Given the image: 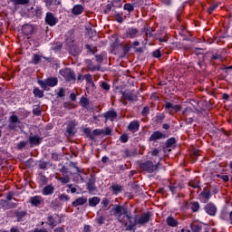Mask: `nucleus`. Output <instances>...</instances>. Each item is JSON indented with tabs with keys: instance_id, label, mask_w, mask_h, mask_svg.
<instances>
[{
	"instance_id": "29",
	"label": "nucleus",
	"mask_w": 232,
	"mask_h": 232,
	"mask_svg": "<svg viewBox=\"0 0 232 232\" xmlns=\"http://www.w3.org/2000/svg\"><path fill=\"white\" fill-rule=\"evenodd\" d=\"M14 5H28L30 0H10Z\"/></svg>"
},
{
	"instance_id": "37",
	"label": "nucleus",
	"mask_w": 232,
	"mask_h": 232,
	"mask_svg": "<svg viewBox=\"0 0 232 232\" xmlns=\"http://www.w3.org/2000/svg\"><path fill=\"white\" fill-rule=\"evenodd\" d=\"M85 135H87V137H90L92 140H93V134L92 132V129L90 128H86L83 130Z\"/></svg>"
},
{
	"instance_id": "52",
	"label": "nucleus",
	"mask_w": 232,
	"mask_h": 232,
	"mask_svg": "<svg viewBox=\"0 0 232 232\" xmlns=\"http://www.w3.org/2000/svg\"><path fill=\"white\" fill-rule=\"evenodd\" d=\"M97 222L100 225L104 224V217H102V216L98 217Z\"/></svg>"
},
{
	"instance_id": "34",
	"label": "nucleus",
	"mask_w": 232,
	"mask_h": 232,
	"mask_svg": "<svg viewBox=\"0 0 232 232\" xmlns=\"http://www.w3.org/2000/svg\"><path fill=\"white\" fill-rule=\"evenodd\" d=\"M155 122H157V124H160V122H162V121H164V115L163 114H158L155 118Z\"/></svg>"
},
{
	"instance_id": "55",
	"label": "nucleus",
	"mask_w": 232,
	"mask_h": 232,
	"mask_svg": "<svg viewBox=\"0 0 232 232\" xmlns=\"http://www.w3.org/2000/svg\"><path fill=\"white\" fill-rule=\"evenodd\" d=\"M7 208L10 209L12 208H17V203H8Z\"/></svg>"
},
{
	"instance_id": "38",
	"label": "nucleus",
	"mask_w": 232,
	"mask_h": 232,
	"mask_svg": "<svg viewBox=\"0 0 232 232\" xmlns=\"http://www.w3.org/2000/svg\"><path fill=\"white\" fill-rule=\"evenodd\" d=\"M120 140H121V142L126 143V142H128V140H130V136L128 134H122L120 137Z\"/></svg>"
},
{
	"instance_id": "31",
	"label": "nucleus",
	"mask_w": 232,
	"mask_h": 232,
	"mask_svg": "<svg viewBox=\"0 0 232 232\" xmlns=\"http://www.w3.org/2000/svg\"><path fill=\"white\" fill-rule=\"evenodd\" d=\"M26 215V211H19L16 213V218L19 221L23 220L24 218V216Z\"/></svg>"
},
{
	"instance_id": "20",
	"label": "nucleus",
	"mask_w": 232,
	"mask_h": 232,
	"mask_svg": "<svg viewBox=\"0 0 232 232\" xmlns=\"http://www.w3.org/2000/svg\"><path fill=\"white\" fill-rule=\"evenodd\" d=\"M41 202H43V199L39 196H34L31 198V204L33 206H40Z\"/></svg>"
},
{
	"instance_id": "28",
	"label": "nucleus",
	"mask_w": 232,
	"mask_h": 232,
	"mask_svg": "<svg viewBox=\"0 0 232 232\" xmlns=\"http://www.w3.org/2000/svg\"><path fill=\"white\" fill-rule=\"evenodd\" d=\"M57 180L62 182V184H68L70 182V177L68 175L63 176V178H56Z\"/></svg>"
},
{
	"instance_id": "6",
	"label": "nucleus",
	"mask_w": 232,
	"mask_h": 232,
	"mask_svg": "<svg viewBox=\"0 0 232 232\" xmlns=\"http://www.w3.org/2000/svg\"><path fill=\"white\" fill-rule=\"evenodd\" d=\"M8 128L9 130H17V128H21V121L17 115L13 114L10 116Z\"/></svg>"
},
{
	"instance_id": "19",
	"label": "nucleus",
	"mask_w": 232,
	"mask_h": 232,
	"mask_svg": "<svg viewBox=\"0 0 232 232\" xmlns=\"http://www.w3.org/2000/svg\"><path fill=\"white\" fill-rule=\"evenodd\" d=\"M82 10H84V7L81 5H76L72 7V12L74 15H81L82 14Z\"/></svg>"
},
{
	"instance_id": "48",
	"label": "nucleus",
	"mask_w": 232,
	"mask_h": 232,
	"mask_svg": "<svg viewBox=\"0 0 232 232\" xmlns=\"http://www.w3.org/2000/svg\"><path fill=\"white\" fill-rule=\"evenodd\" d=\"M102 90H106V92H108V90H110V84L106 83L105 82H102L101 84Z\"/></svg>"
},
{
	"instance_id": "27",
	"label": "nucleus",
	"mask_w": 232,
	"mask_h": 232,
	"mask_svg": "<svg viewBox=\"0 0 232 232\" xmlns=\"http://www.w3.org/2000/svg\"><path fill=\"white\" fill-rule=\"evenodd\" d=\"M111 189L117 195V193H121V191H122V186L114 184L111 186Z\"/></svg>"
},
{
	"instance_id": "40",
	"label": "nucleus",
	"mask_w": 232,
	"mask_h": 232,
	"mask_svg": "<svg viewBox=\"0 0 232 232\" xmlns=\"http://www.w3.org/2000/svg\"><path fill=\"white\" fill-rule=\"evenodd\" d=\"M65 93H66V90L64 88H60L57 92V95H58V97L63 98V97H64Z\"/></svg>"
},
{
	"instance_id": "36",
	"label": "nucleus",
	"mask_w": 232,
	"mask_h": 232,
	"mask_svg": "<svg viewBox=\"0 0 232 232\" xmlns=\"http://www.w3.org/2000/svg\"><path fill=\"white\" fill-rule=\"evenodd\" d=\"M80 102H81L82 106H83V108H86V106H88V104H90V102L85 97H82V99L80 100Z\"/></svg>"
},
{
	"instance_id": "51",
	"label": "nucleus",
	"mask_w": 232,
	"mask_h": 232,
	"mask_svg": "<svg viewBox=\"0 0 232 232\" xmlns=\"http://www.w3.org/2000/svg\"><path fill=\"white\" fill-rule=\"evenodd\" d=\"M142 115H148L150 113V108L149 107H144L142 111H141Z\"/></svg>"
},
{
	"instance_id": "57",
	"label": "nucleus",
	"mask_w": 232,
	"mask_h": 232,
	"mask_svg": "<svg viewBox=\"0 0 232 232\" xmlns=\"http://www.w3.org/2000/svg\"><path fill=\"white\" fill-rule=\"evenodd\" d=\"M40 180H41L44 184H46V182H47L46 176H44V175L40 176Z\"/></svg>"
},
{
	"instance_id": "24",
	"label": "nucleus",
	"mask_w": 232,
	"mask_h": 232,
	"mask_svg": "<svg viewBox=\"0 0 232 232\" xmlns=\"http://www.w3.org/2000/svg\"><path fill=\"white\" fill-rule=\"evenodd\" d=\"M121 99H125L126 101H133V94H131V92H122Z\"/></svg>"
},
{
	"instance_id": "62",
	"label": "nucleus",
	"mask_w": 232,
	"mask_h": 232,
	"mask_svg": "<svg viewBox=\"0 0 232 232\" xmlns=\"http://www.w3.org/2000/svg\"><path fill=\"white\" fill-rule=\"evenodd\" d=\"M54 232H64V228L57 227V228L54 229Z\"/></svg>"
},
{
	"instance_id": "1",
	"label": "nucleus",
	"mask_w": 232,
	"mask_h": 232,
	"mask_svg": "<svg viewBox=\"0 0 232 232\" xmlns=\"http://www.w3.org/2000/svg\"><path fill=\"white\" fill-rule=\"evenodd\" d=\"M112 215H114V217H117L119 222H121L124 226H128V222L129 224H130V226H133V224H131V220H133V218L130 216V213L128 212V208L116 205L112 208Z\"/></svg>"
},
{
	"instance_id": "9",
	"label": "nucleus",
	"mask_w": 232,
	"mask_h": 232,
	"mask_svg": "<svg viewBox=\"0 0 232 232\" xmlns=\"http://www.w3.org/2000/svg\"><path fill=\"white\" fill-rule=\"evenodd\" d=\"M22 32L24 35H33L34 32H35V25L30 24H24L22 27Z\"/></svg>"
},
{
	"instance_id": "43",
	"label": "nucleus",
	"mask_w": 232,
	"mask_h": 232,
	"mask_svg": "<svg viewBox=\"0 0 232 232\" xmlns=\"http://www.w3.org/2000/svg\"><path fill=\"white\" fill-rule=\"evenodd\" d=\"M135 155V152L130 150H124V156L125 157H133Z\"/></svg>"
},
{
	"instance_id": "7",
	"label": "nucleus",
	"mask_w": 232,
	"mask_h": 232,
	"mask_svg": "<svg viewBox=\"0 0 232 232\" xmlns=\"http://www.w3.org/2000/svg\"><path fill=\"white\" fill-rule=\"evenodd\" d=\"M165 109L171 115L173 113H178V111H180V110H182V107H180V105H179V104H173L170 102H166Z\"/></svg>"
},
{
	"instance_id": "26",
	"label": "nucleus",
	"mask_w": 232,
	"mask_h": 232,
	"mask_svg": "<svg viewBox=\"0 0 232 232\" xmlns=\"http://www.w3.org/2000/svg\"><path fill=\"white\" fill-rule=\"evenodd\" d=\"M200 195L205 200H209V198H211V192L208 190H203Z\"/></svg>"
},
{
	"instance_id": "64",
	"label": "nucleus",
	"mask_w": 232,
	"mask_h": 232,
	"mask_svg": "<svg viewBox=\"0 0 232 232\" xmlns=\"http://www.w3.org/2000/svg\"><path fill=\"white\" fill-rule=\"evenodd\" d=\"M110 11H111V5H107V6H106V10H105V12H110Z\"/></svg>"
},
{
	"instance_id": "63",
	"label": "nucleus",
	"mask_w": 232,
	"mask_h": 232,
	"mask_svg": "<svg viewBox=\"0 0 232 232\" xmlns=\"http://www.w3.org/2000/svg\"><path fill=\"white\" fill-rule=\"evenodd\" d=\"M85 75L80 74L78 75V81H84Z\"/></svg>"
},
{
	"instance_id": "12",
	"label": "nucleus",
	"mask_w": 232,
	"mask_h": 232,
	"mask_svg": "<svg viewBox=\"0 0 232 232\" xmlns=\"http://www.w3.org/2000/svg\"><path fill=\"white\" fill-rule=\"evenodd\" d=\"M103 117L105 119V122H108V121H111L113 122L115 119H117V112L115 111H110L103 114Z\"/></svg>"
},
{
	"instance_id": "32",
	"label": "nucleus",
	"mask_w": 232,
	"mask_h": 232,
	"mask_svg": "<svg viewBox=\"0 0 232 232\" xmlns=\"http://www.w3.org/2000/svg\"><path fill=\"white\" fill-rule=\"evenodd\" d=\"M191 209H192V211H194V212L198 211V210L200 209V204H199L198 202H193V203L191 204Z\"/></svg>"
},
{
	"instance_id": "56",
	"label": "nucleus",
	"mask_w": 232,
	"mask_h": 232,
	"mask_svg": "<svg viewBox=\"0 0 232 232\" xmlns=\"http://www.w3.org/2000/svg\"><path fill=\"white\" fill-rule=\"evenodd\" d=\"M52 159H53V160H59V154H57V153H53L52 154Z\"/></svg>"
},
{
	"instance_id": "8",
	"label": "nucleus",
	"mask_w": 232,
	"mask_h": 232,
	"mask_svg": "<svg viewBox=\"0 0 232 232\" xmlns=\"http://www.w3.org/2000/svg\"><path fill=\"white\" fill-rule=\"evenodd\" d=\"M45 23L49 26H55L57 24V18L52 13H47L45 16Z\"/></svg>"
},
{
	"instance_id": "17",
	"label": "nucleus",
	"mask_w": 232,
	"mask_h": 232,
	"mask_svg": "<svg viewBox=\"0 0 232 232\" xmlns=\"http://www.w3.org/2000/svg\"><path fill=\"white\" fill-rule=\"evenodd\" d=\"M88 202V198L82 197L78 198L76 200L72 202L73 208H77V206H84V203Z\"/></svg>"
},
{
	"instance_id": "15",
	"label": "nucleus",
	"mask_w": 232,
	"mask_h": 232,
	"mask_svg": "<svg viewBox=\"0 0 232 232\" xmlns=\"http://www.w3.org/2000/svg\"><path fill=\"white\" fill-rule=\"evenodd\" d=\"M43 139L39 137L38 135L30 136L29 137V142L31 146H39L41 144Z\"/></svg>"
},
{
	"instance_id": "16",
	"label": "nucleus",
	"mask_w": 232,
	"mask_h": 232,
	"mask_svg": "<svg viewBox=\"0 0 232 232\" xmlns=\"http://www.w3.org/2000/svg\"><path fill=\"white\" fill-rule=\"evenodd\" d=\"M140 124L139 121H131L129 126H128V130L129 131H131L132 133H135V131H139V128H140Z\"/></svg>"
},
{
	"instance_id": "25",
	"label": "nucleus",
	"mask_w": 232,
	"mask_h": 232,
	"mask_svg": "<svg viewBox=\"0 0 232 232\" xmlns=\"http://www.w3.org/2000/svg\"><path fill=\"white\" fill-rule=\"evenodd\" d=\"M47 222L49 226H53V227L57 226V221L55 220V218L53 216H49L47 218Z\"/></svg>"
},
{
	"instance_id": "61",
	"label": "nucleus",
	"mask_w": 232,
	"mask_h": 232,
	"mask_svg": "<svg viewBox=\"0 0 232 232\" xmlns=\"http://www.w3.org/2000/svg\"><path fill=\"white\" fill-rule=\"evenodd\" d=\"M70 99H71V101H75V100H76L75 93L72 92V93L70 94Z\"/></svg>"
},
{
	"instance_id": "3",
	"label": "nucleus",
	"mask_w": 232,
	"mask_h": 232,
	"mask_svg": "<svg viewBox=\"0 0 232 232\" xmlns=\"http://www.w3.org/2000/svg\"><path fill=\"white\" fill-rule=\"evenodd\" d=\"M150 218H151V214L145 213L140 217H137L135 218V222L133 223V221H131L132 225L130 224V227H133V226H137V225L144 226V224H148V222H150Z\"/></svg>"
},
{
	"instance_id": "33",
	"label": "nucleus",
	"mask_w": 232,
	"mask_h": 232,
	"mask_svg": "<svg viewBox=\"0 0 232 232\" xmlns=\"http://www.w3.org/2000/svg\"><path fill=\"white\" fill-rule=\"evenodd\" d=\"M190 228L193 232H200L202 230V227H200V226L193 224H190Z\"/></svg>"
},
{
	"instance_id": "35",
	"label": "nucleus",
	"mask_w": 232,
	"mask_h": 232,
	"mask_svg": "<svg viewBox=\"0 0 232 232\" xmlns=\"http://www.w3.org/2000/svg\"><path fill=\"white\" fill-rule=\"evenodd\" d=\"M34 64H39L41 63V55L34 54L33 57Z\"/></svg>"
},
{
	"instance_id": "13",
	"label": "nucleus",
	"mask_w": 232,
	"mask_h": 232,
	"mask_svg": "<svg viewBox=\"0 0 232 232\" xmlns=\"http://www.w3.org/2000/svg\"><path fill=\"white\" fill-rule=\"evenodd\" d=\"M160 139H166V134L162 133L161 131H154L150 137V141H155V140H159Z\"/></svg>"
},
{
	"instance_id": "18",
	"label": "nucleus",
	"mask_w": 232,
	"mask_h": 232,
	"mask_svg": "<svg viewBox=\"0 0 232 232\" xmlns=\"http://www.w3.org/2000/svg\"><path fill=\"white\" fill-rule=\"evenodd\" d=\"M167 224L170 226V227H177L179 226V221L175 219V218L169 216L167 218Z\"/></svg>"
},
{
	"instance_id": "14",
	"label": "nucleus",
	"mask_w": 232,
	"mask_h": 232,
	"mask_svg": "<svg viewBox=\"0 0 232 232\" xmlns=\"http://www.w3.org/2000/svg\"><path fill=\"white\" fill-rule=\"evenodd\" d=\"M55 188L53 185H47L42 189V195L47 197L48 195H53Z\"/></svg>"
},
{
	"instance_id": "30",
	"label": "nucleus",
	"mask_w": 232,
	"mask_h": 232,
	"mask_svg": "<svg viewBox=\"0 0 232 232\" xmlns=\"http://www.w3.org/2000/svg\"><path fill=\"white\" fill-rule=\"evenodd\" d=\"M85 81L86 82H88V84H92V87H95V83H93L92 74H85Z\"/></svg>"
},
{
	"instance_id": "2",
	"label": "nucleus",
	"mask_w": 232,
	"mask_h": 232,
	"mask_svg": "<svg viewBox=\"0 0 232 232\" xmlns=\"http://www.w3.org/2000/svg\"><path fill=\"white\" fill-rule=\"evenodd\" d=\"M160 162V158L158 160V163L155 165L153 161H145L140 164V167L143 171H147V173H155L159 169V163Z\"/></svg>"
},
{
	"instance_id": "39",
	"label": "nucleus",
	"mask_w": 232,
	"mask_h": 232,
	"mask_svg": "<svg viewBox=\"0 0 232 232\" xmlns=\"http://www.w3.org/2000/svg\"><path fill=\"white\" fill-rule=\"evenodd\" d=\"M124 10H127V12H133L134 7L131 4H125L123 6Z\"/></svg>"
},
{
	"instance_id": "10",
	"label": "nucleus",
	"mask_w": 232,
	"mask_h": 232,
	"mask_svg": "<svg viewBox=\"0 0 232 232\" xmlns=\"http://www.w3.org/2000/svg\"><path fill=\"white\" fill-rule=\"evenodd\" d=\"M77 126V122L75 121H69L67 123L66 131L69 135H75L77 133V130L75 127Z\"/></svg>"
},
{
	"instance_id": "41",
	"label": "nucleus",
	"mask_w": 232,
	"mask_h": 232,
	"mask_svg": "<svg viewBox=\"0 0 232 232\" xmlns=\"http://www.w3.org/2000/svg\"><path fill=\"white\" fill-rule=\"evenodd\" d=\"M176 140L175 138H170L167 140V147L168 148H171V146H173V144H175Z\"/></svg>"
},
{
	"instance_id": "23",
	"label": "nucleus",
	"mask_w": 232,
	"mask_h": 232,
	"mask_svg": "<svg viewBox=\"0 0 232 232\" xmlns=\"http://www.w3.org/2000/svg\"><path fill=\"white\" fill-rule=\"evenodd\" d=\"M34 97H38L39 99H42V97H44V92L41 91L39 88H34Z\"/></svg>"
},
{
	"instance_id": "42",
	"label": "nucleus",
	"mask_w": 232,
	"mask_h": 232,
	"mask_svg": "<svg viewBox=\"0 0 232 232\" xmlns=\"http://www.w3.org/2000/svg\"><path fill=\"white\" fill-rule=\"evenodd\" d=\"M87 188H88L89 191H95V186L93 185L92 181H89L87 183Z\"/></svg>"
},
{
	"instance_id": "50",
	"label": "nucleus",
	"mask_w": 232,
	"mask_h": 232,
	"mask_svg": "<svg viewBox=\"0 0 232 232\" xmlns=\"http://www.w3.org/2000/svg\"><path fill=\"white\" fill-rule=\"evenodd\" d=\"M101 133H102V130L96 129L92 131V137L94 138L97 135H101Z\"/></svg>"
},
{
	"instance_id": "60",
	"label": "nucleus",
	"mask_w": 232,
	"mask_h": 232,
	"mask_svg": "<svg viewBox=\"0 0 232 232\" xmlns=\"http://www.w3.org/2000/svg\"><path fill=\"white\" fill-rule=\"evenodd\" d=\"M40 169H46V168H48V165L42 163L39 165Z\"/></svg>"
},
{
	"instance_id": "45",
	"label": "nucleus",
	"mask_w": 232,
	"mask_h": 232,
	"mask_svg": "<svg viewBox=\"0 0 232 232\" xmlns=\"http://www.w3.org/2000/svg\"><path fill=\"white\" fill-rule=\"evenodd\" d=\"M152 55H153V57H156V59H159V57H161L162 54L160 53V49L154 51Z\"/></svg>"
},
{
	"instance_id": "11",
	"label": "nucleus",
	"mask_w": 232,
	"mask_h": 232,
	"mask_svg": "<svg viewBox=\"0 0 232 232\" xmlns=\"http://www.w3.org/2000/svg\"><path fill=\"white\" fill-rule=\"evenodd\" d=\"M205 211L210 217L217 215V207L213 203H208L205 206Z\"/></svg>"
},
{
	"instance_id": "5",
	"label": "nucleus",
	"mask_w": 232,
	"mask_h": 232,
	"mask_svg": "<svg viewBox=\"0 0 232 232\" xmlns=\"http://www.w3.org/2000/svg\"><path fill=\"white\" fill-rule=\"evenodd\" d=\"M60 74L62 77H64L65 81L68 82H72V81H75L76 79L75 73L69 68L60 70Z\"/></svg>"
},
{
	"instance_id": "4",
	"label": "nucleus",
	"mask_w": 232,
	"mask_h": 232,
	"mask_svg": "<svg viewBox=\"0 0 232 232\" xmlns=\"http://www.w3.org/2000/svg\"><path fill=\"white\" fill-rule=\"evenodd\" d=\"M57 82H59L57 78H48L44 81H38V84L43 90H46L48 86L53 88V86H57Z\"/></svg>"
},
{
	"instance_id": "22",
	"label": "nucleus",
	"mask_w": 232,
	"mask_h": 232,
	"mask_svg": "<svg viewBox=\"0 0 232 232\" xmlns=\"http://www.w3.org/2000/svg\"><path fill=\"white\" fill-rule=\"evenodd\" d=\"M99 202H101V198H99L98 197H93L89 199V206H91V208H95V206H97Z\"/></svg>"
},
{
	"instance_id": "53",
	"label": "nucleus",
	"mask_w": 232,
	"mask_h": 232,
	"mask_svg": "<svg viewBox=\"0 0 232 232\" xmlns=\"http://www.w3.org/2000/svg\"><path fill=\"white\" fill-rule=\"evenodd\" d=\"M30 232H48V230H46V228H43V229L35 228L34 230H31Z\"/></svg>"
},
{
	"instance_id": "59",
	"label": "nucleus",
	"mask_w": 232,
	"mask_h": 232,
	"mask_svg": "<svg viewBox=\"0 0 232 232\" xmlns=\"http://www.w3.org/2000/svg\"><path fill=\"white\" fill-rule=\"evenodd\" d=\"M46 6H52L53 5V0H45Z\"/></svg>"
},
{
	"instance_id": "21",
	"label": "nucleus",
	"mask_w": 232,
	"mask_h": 232,
	"mask_svg": "<svg viewBox=\"0 0 232 232\" xmlns=\"http://www.w3.org/2000/svg\"><path fill=\"white\" fill-rule=\"evenodd\" d=\"M127 35L133 39L139 34V30L137 28H129L126 32Z\"/></svg>"
},
{
	"instance_id": "49",
	"label": "nucleus",
	"mask_w": 232,
	"mask_h": 232,
	"mask_svg": "<svg viewBox=\"0 0 232 232\" xmlns=\"http://www.w3.org/2000/svg\"><path fill=\"white\" fill-rule=\"evenodd\" d=\"M150 153V155H152V157H159L160 150H159V149H154Z\"/></svg>"
},
{
	"instance_id": "47",
	"label": "nucleus",
	"mask_w": 232,
	"mask_h": 232,
	"mask_svg": "<svg viewBox=\"0 0 232 232\" xmlns=\"http://www.w3.org/2000/svg\"><path fill=\"white\" fill-rule=\"evenodd\" d=\"M28 143L26 141H20L17 145L18 150H23Z\"/></svg>"
},
{
	"instance_id": "44",
	"label": "nucleus",
	"mask_w": 232,
	"mask_h": 232,
	"mask_svg": "<svg viewBox=\"0 0 232 232\" xmlns=\"http://www.w3.org/2000/svg\"><path fill=\"white\" fill-rule=\"evenodd\" d=\"M60 200H63V202H68L70 200V197L66 194L60 195Z\"/></svg>"
},
{
	"instance_id": "58",
	"label": "nucleus",
	"mask_w": 232,
	"mask_h": 232,
	"mask_svg": "<svg viewBox=\"0 0 232 232\" xmlns=\"http://www.w3.org/2000/svg\"><path fill=\"white\" fill-rule=\"evenodd\" d=\"M161 3L167 6H169L171 5V0H161Z\"/></svg>"
},
{
	"instance_id": "54",
	"label": "nucleus",
	"mask_w": 232,
	"mask_h": 232,
	"mask_svg": "<svg viewBox=\"0 0 232 232\" xmlns=\"http://www.w3.org/2000/svg\"><path fill=\"white\" fill-rule=\"evenodd\" d=\"M95 59L97 63H102V55L98 54L95 56Z\"/></svg>"
},
{
	"instance_id": "46",
	"label": "nucleus",
	"mask_w": 232,
	"mask_h": 232,
	"mask_svg": "<svg viewBox=\"0 0 232 232\" xmlns=\"http://www.w3.org/2000/svg\"><path fill=\"white\" fill-rule=\"evenodd\" d=\"M217 8H218V5H214L210 6L208 10V14H213V12H215V10H217Z\"/></svg>"
}]
</instances>
